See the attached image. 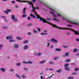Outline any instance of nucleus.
<instances>
[{
    "instance_id": "f257e3e1",
    "label": "nucleus",
    "mask_w": 79,
    "mask_h": 79,
    "mask_svg": "<svg viewBox=\"0 0 79 79\" xmlns=\"http://www.w3.org/2000/svg\"><path fill=\"white\" fill-rule=\"evenodd\" d=\"M33 9L31 10V11L32 12H34V13L35 14V15L36 16L37 19H40V21H43V22L44 23H49L47 21V20H45L44 18L40 17L39 15H37L36 14V13H35V10H34V6H32V7Z\"/></svg>"
},
{
    "instance_id": "f03ea898",
    "label": "nucleus",
    "mask_w": 79,
    "mask_h": 79,
    "mask_svg": "<svg viewBox=\"0 0 79 79\" xmlns=\"http://www.w3.org/2000/svg\"><path fill=\"white\" fill-rule=\"evenodd\" d=\"M59 29H62V30L65 29L66 30H71V31H73V32H74V34L75 35H77V34H78V33H77V31H76L74 30H71V29L65 28H59Z\"/></svg>"
},
{
    "instance_id": "7ed1b4c3",
    "label": "nucleus",
    "mask_w": 79,
    "mask_h": 79,
    "mask_svg": "<svg viewBox=\"0 0 79 79\" xmlns=\"http://www.w3.org/2000/svg\"><path fill=\"white\" fill-rule=\"evenodd\" d=\"M51 14H52L53 15V16L54 17V18L53 19L54 21H60V20L57 19V17H56V15H55V14L53 12H51Z\"/></svg>"
},
{
    "instance_id": "20e7f679",
    "label": "nucleus",
    "mask_w": 79,
    "mask_h": 79,
    "mask_svg": "<svg viewBox=\"0 0 79 79\" xmlns=\"http://www.w3.org/2000/svg\"><path fill=\"white\" fill-rule=\"evenodd\" d=\"M16 0L17 1V2H22V3H23V2H27V3H28V4L29 5H31V6L32 7V6H33V5H32V3H31V2H30L24 1H20V0Z\"/></svg>"
},
{
    "instance_id": "39448f33",
    "label": "nucleus",
    "mask_w": 79,
    "mask_h": 79,
    "mask_svg": "<svg viewBox=\"0 0 79 79\" xmlns=\"http://www.w3.org/2000/svg\"><path fill=\"white\" fill-rule=\"evenodd\" d=\"M66 20L68 21L70 23H71V24H75V25H77L78 26H79V23H78L76 22H74L73 21H70L68 19H66Z\"/></svg>"
},
{
    "instance_id": "423d86ee",
    "label": "nucleus",
    "mask_w": 79,
    "mask_h": 79,
    "mask_svg": "<svg viewBox=\"0 0 79 79\" xmlns=\"http://www.w3.org/2000/svg\"><path fill=\"white\" fill-rule=\"evenodd\" d=\"M11 18L14 22H17L18 20L16 19H15V17L13 15H11Z\"/></svg>"
},
{
    "instance_id": "0eeeda50",
    "label": "nucleus",
    "mask_w": 79,
    "mask_h": 79,
    "mask_svg": "<svg viewBox=\"0 0 79 79\" xmlns=\"http://www.w3.org/2000/svg\"><path fill=\"white\" fill-rule=\"evenodd\" d=\"M51 42H54V43H57V42H58V41L57 40H56V39H54V38H52L51 39Z\"/></svg>"
},
{
    "instance_id": "6e6552de",
    "label": "nucleus",
    "mask_w": 79,
    "mask_h": 79,
    "mask_svg": "<svg viewBox=\"0 0 79 79\" xmlns=\"http://www.w3.org/2000/svg\"><path fill=\"white\" fill-rule=\"evenodd\" d=\"M13 37L12 36H8L6 37V39H11Z\"/></svg>"
},
{
    "instance_id": "1a4fd4ad",
    "label": "nucleus",
    "mask_w": 79,
    "mask_h": 79,
    "mask_svg": "<svg viewBox=\"0 0 79 79\" xmlns=\"http://www.w3.org/2000/svg\"><path fill=\"white\" fill-rule=\"evenodd\" d=\"M23 48L25 50H26L28 48V46L27 45H25L23 47Z\"/></svg>"
},
{
    "instance_id": "9d476101",
    "label": "nucleus",
    "mask_w": 79,
    "mask_h": 79,
    "mask_svg": "<svg viewBox=\"0 0 79 79\" xmlns=\"http://www.w3.org/2000/svg\"><path fill=\"white\" fill-rule=\"evenodd\" d=\"M14 47L15 48H18L19 47L18 45L16 44L14 45Z\"/></svg>"
},
{
    "instance_id": "9b49d317",
    "label": "nucleus",
    "mask_w": 79,
    "mask_h": 79,
    "mask_svg": "<svg viewBox=\"0 0 79 79\" xmlns=\"http://www.w3.org/2000/svg\"><path fill=\"white\" fill-rule=\"evenodd\" d=\"M68 55H69V53L67 52L65 53V55H64L63 56H64V57H65V56H68Z\"/></svg>"
},
{
    "instance_id": "f8f14e48",
    "label": "nucleus",
    "mask_w": 79,
    "mask_h": 79,
    "mask_svg": "<svg viewBox=\"0 0 79 79\" xmlns=\"http://www.w3.org/2000/svg\"><path fill=\"white\" fill-rule=\"evenodd\" d=\"M46 61L45 60H42V61L40 62V63L42 64V63H45Z\"/></svg>"
},
{
    "instance_id": "ddd939ff",
    "label": "nucleus",
    "mask_w": 79,
    "mask_h": 79,
    "mask_svg": "<svg viewBox=\"0 0 79 79\" xmlns=\"http://www.w3.org/2000/svg\"><path fill=\"white\" fill-rule=\"evenodd\" d=\"M30 16H31V17H33V18H34V19H35V18H36L35 17L34 15H32V14H30Z\"/></svg>"
},
{
    "instance_id": "4468645a",
    "label": "nucleus",
    "mask_w": 79,
    "mask_h": 79,
    "mask_svg": "<svg viewBox=\"0 0 79 79\" xmlns=\"http://www.w3.org/2000/svg\"><path fill=\"white\" fill-rule=\"evenodd\" d=\"M0 70L3 71V72H5V69H3V68H1L0 69Z\"/></svg>"
},
{
    "instance_id": "2eb2a0df",
    "label": "nucleus",
    "mask_w": 79,
    "mask_h": 79,
    "mask_svg": "<svg viewBox=\"0 0 79 79\" xmlns=\"http://www.w3.org/2000/svg\"><path fill=\"white\" fill-rule=\"evenodd\" d=\"M55 50L56 51H61V49L58 48H56Z\"/></svg>"
},
{
    "instance_id": "dca6fc26",
    "label": "nucleus",
    "mask_w": 79,
    "mask_h": 79,
    "mask_svg": "<svg viewBox=\"0 0 79 79\" xmlns=\"http://www.w3.org/2000/svg\"><path fill=\"white\" fill-rule=\"evenodd\" d=\"M79 69L78 68H75L74 69V70L75 71H79Z\"/></svg>"
},
{
    "instance_id": "f3484780",
    "label": "nucleus",
    "mask_w": 79,
    "mask_h": 79,
    "mask_svg": "<svg viewBox=\"0 0 79 79\" xmlns=\"http://www.w3.org/2000/svg\"><path fill=\"white\" fill-rule=\"evenodd\" d=\"M56 15L58 16V17H59V18H60V17H61V15H60V14L58 13H57Z\"/></svg>"
},
{
    "instance_id": "a211bd4d",
    "label": "nucleus",
    "mask_w": 79,
    "mask_h": 79,
    "mask_svg": "<svg viewBox=\"0 0 79 79\" xmlns=\"http://www.w3.org/2000/svg\"><path fill=\"white\" fill-rule=\"evenodd\" d=\"M77 52V49L76 48H75L74 49L73 51V52Z\"/></svg>"
},
{
    "instance_id": "6ab92c4d",
    "label": "nucleus",
    "mask_w": 79,
    "mask_h": 79,
    "mask_svg": "<svg viewBox=\"0 0 79 79\" xmlns=\"http://www.w3.org/2000/svg\"><path fill=\"white\" fill-rule=\"evenodd\" d=\"M51 25H52L53 26V27H57V26L56 25H53L52 24H51Z\"/></svg>"
},
{
    "instance_id": "aec40b11",
    "label": "nucleus",
    "mask_w": 79,
    "mask_h": 79,
    "mask_svg": "<svg viewBox=\"0 0 79 79\" xmlns=\"http://www.w3.org/2000/svg\"><path fill=\"white\" fill-rule=\"evenodd\" d=\"M63 47H64V48H68V46H64V45H63Z\"/></svg>"
},
{
    "instance_id": "412c9836",
    "label": "nucleus",
    "mask_w": 79,
    "mask_h": 79,
    "mask_svg": "<svg viewBox=\"0 0 79 79\" xmlns=\"http://www.w3.org/2000/svg\"><path fill=\"white\" fill-rule=\"evenodd\" d=\"M9 42H15V40H9Z\"/></svg>"
},
{
    "instance_id": "4be33fe9",
    "label": "nucleus",
    "mask_w": 79,
    "mask_h": 79,
    "mask_svg": "<svg viewBox=\"0 0 79 79\" xmlns=\"http://www.w3.org/2000/svg\"><path fill=\"white\" fill-rule=\"evenodd\" d=\"M4 12L5 13H6L7 15H8V12L7 10H4Z\"/></svg>"
},
{
    "instance_id": "5701e85b",
    "label": "nucleus",
    "mask_w": 79,
    "mask_h": 79,
    "mask_svg": "<svg viewBox=\"0 0 79 79\" xmlns=\"http://www.w3.org/2000/svg\"><path fill=\"white\" fill-rule=\"evenodd\" d=\"M16 39H18V40H22V39L20 38V37H17L16 38Z\"/></svg>"
},
{
    "instance_id": "b1692460",
    "label": "nucleus",
    "mask_w": 79,
    "mask_h": 79,
    "mask_svg": "<svg viewBox=\"0 0 79 79\" xmlns=\"http://www.w3.org/2000/svg\"><path fill=\"white\" fill-rule=\"evenodd\" d=\"M47 34H47V33H42L41 34V35H47Z\"/></svg>"
},
{
    "instance_id": "393cba45",
    "label": "nucleus",
    "mask_w": 79,
    "mask_h": 79,
    "mask_svg": "<svg viewBox=\"0 0 79 79\" xmlns=\"http://www.w3.org/2000/svg\"><path fill=\"white\" fill-rule=\"evenodd\" d=\"M65 61L66 62H70V61H71V60L70 59H66Z\"/></svg>"
},
{
    "instance_id": "a878e982",
    "label": "nucleus",
    "mask_w": 79,
    "mask_h": 79,
    "mask_svg": "<svg viewBox=\"0 0 79 79\" xmlns=\"http://www.w3.org/2000/svg\"><path fill=\"white\" fill-rule=\"evenodd\" d=\"M8 27L6 26V27H2V28L3 29H8Z\"/></svg>"
},
{
    "instance_id": "bb28decb",
    "label": "nucleus",
    "mask_w": 79,
    "mask_h": 79,
    "mask_svg": "<svg viewBox=\"0 0 79 79\" xmlns=\"http://www.w3.org/2000/svg\"><path fill=\"white\" fill-rule=\"evenodd\" d=\"M22 16L23 18H26V17L27 16L26 14H23L22 15Z\"/></svg>"
},
{
    "instance_id": "cd10ccee",
    "label": "nucleus",
    "mask_w": 79,
    "mask_h": 79,
    "mask_svg": "<svg viewBox=\"0 0 79 79\" xmlns=\"http://www.w3.org/2000/svg\"><path fill=\"white\" fill-rule=\"evenodd\" d=\"M32 64V61H29L28 62H27V64Z\"/></svg>"
},
{
    "instance_id": "c85d7f7f",
    "label": "nucleus",
    "mask_w": 79,
    "mask_h": 79,
    "mask_svg": "<svg viewBox=\"0 0 79 79\" xmlns=\"http://www.w3.org/2000/svg\"><path fill=\"white\" fill-rule=\"evenodd\" d=\"M16 66H20V65H21V63H16Z\"/></svg>"
},
{
    "instance_id": "c756f323",
    "label": "nucleus",
    "mask_w": 79,
    "mask_h": 79,
    "mask_svg": "<svg viewBox=\"0 0 79 79\" xmlns=\"http://www.w3.org/2000/svg\"><path fill=\"white\" fill-rule=\"evenodd\" d=\"M77 74V73H72V75H76Z\"/></svg>"
},
{
    "instance_id": "7c9ffc66",
    "label": "nucleus",
    "mask_w": 79,
    "mask_h": 79,
    "mask_svg": "<svg viewBox=\"0 0 79 79\" xmlns=\"http://www.w3.org/2000/svg\"><path fill=\"white\" fill-rule=\"evenodd\" d=\"M69 65V64H65V67H68Z\"/></svg>"
},
{
    "instance_id": "2f4dec72",
    "label": "nucleus",
    "mask_w": 79,
    "mask_h": 79,
    "mask_svg": "<svg viewBox=\"0 0 79 79\" xmlns=\"http://www.w3.org/2000/svg\"><path fill=\"white\" fill-rule=\"evenodd\" d=\"M28 40H26L23 43L24 44H26V43H27V42H28Z\"/></svg>"
},
{
    "instance_id": "473e14b6",
    "label": "nucleus",
    "mask_w": 79,
    "mask_h": 79,
    "mask_svg": "<svg viewBox=\"0 0 79 79\" xmlns=\"http://www.w3.org/2000/svg\"><path fill=\"white\" fill-rule=\"evenodd\" d=\"M74 78V77H68V79H73Z\"/></svg>"
},
{
    "instance_id": "72a5a7b5",
    "label": "nucleus",
    "mask_w": 79,
    "mask_h": 79,
    "mask_svg": "<svg viewBox=\"0 0 79 79\" xmlns=\"http://www.w3.org/2000/svg\"><path fill=\"white\" fill-rule=\"evenodd\" d=\"M65 69H66V70L67 71H69V68H65Z\"/></svg>"
},
{
    "instance_id": "f704fd0d",
    "label": "nucleus",
    "mask_w": 79,
    "mask_h": 79,
    "mask_svg": "<svg viewBox=\"0 0 79 79\" xmlns=\"http://www.w3.org/2000/svg\"><path fill=\"white\" fill-rule=\"evenodd\" d=\"M61 70H59L56 71V72H57V73H60V72H61Z\"/></svg>"
},
{
    "instance_id": "c9c22d12",
    "label": "nucleus",
    "mask_w": 79,
    "mask_h": 79,
    "mask_svg": "<svg viewBox=\"0 0 79 79\" xmlns=\"http://www.w3.org/2000/svg\"><path fill=\"white\" fill-rule=\"evenodd\" d=\"M54 63V62H49V64H53Z\"/></svg>"
},
{
    "instance_id": "e433bc0d",
    "label": "nucleus",
    "mask_w": 79,
    "mask_h": 79,
    "mask_svg": "<svg viewBox=\"0 0 79 79\" xmlns=\"http://www.w3.org/2000/svg\"><path fill=\"white\" fill-rule=\"evenodd\" d=\"M67 34L68 35H71V33H69V32H67Z\"/></svg>"
},
{
    "instance_id": "4c0bfd02",
    "label": "nucleus",
    "mask_w": 79,
    "mask_h": 79,
    "mask_svg": "<svg viewBox=\"0 0 79 79\" xmlns=\"http://www.w3.org/2000/svg\"><path fill=\"white\" fill-rule=\"evenodd\" d=\"M7 11L8 12H11V10L7 9Z\"/></svg>"
},
{
    "instance_id": "58836bf2",
    "label": "nucleus",
    "mask_w": 79,
    "mask_h": 79,
    "mask_svg": "<svg viewBox=\"0 0 79 79\" xmlns=\"http://www.w3.org/2000/svg\"><path fill=\"white\" fill-rule=\"evenodd\" d=\"M15 76H17V77H19V78L20 79L21 78V77H20L18 75H16Z\"/></svg>"
},
{
    "instance_id": "ea45409f",
    "label": "nucleus",
    "mask_w": 79,
    "mask_h": 79,
    "mask_svg": "<svg viewBox=\"0 0 79 79\" xmlns=\"http://www.w3.org/2000/svg\"><path fill=\"white\" fill-rule=\"evenodd\" d=\"M31 1L32 2H34V3H35L36 2L35 0H31Z\"/></svg>"
},
{
    "instance_id": "a19ab883",
    "label": "nucleus",
    "mask_w": 79,
    "mask_h": 79,
    "mask_svg": "<svg viewBox=\"0 0 79 79\" xmlns=\"http://www.w3.org/2000/svg\"><path fill=\"white\" fill-rule=\"evenodd\" d=\"M10 72H13L14 71V69H10Z\"/></svg>"
},
{
    "instance_id": "79ce46f5",
    "label": "nucleus",
    "mask_w": 79,
    "mask_h": 79,
    "mask_svg": "<svg viewBox=\"0 0 79 79\" xmlns=\"http://www.w3.org/2000/svg\"><path fill=\"white\" fill-rule=\"evenodd\" d=\"M22 77L23 78H25V77H26L24 75H22Z\"/></svg>"
},
{
    "instance_id": "37998d69",
    "label": "nucleus",
    "mask_w": 79,
    "mask_h": 79,
    "mask_svg": "<svg viewBox=\"0 0 79 79\" xmlns=\"http://www.w3.org/2000/svg\"><path fill=\"white\" fill-rule=\"evenodd\" d=\"M67 26H68L69 27H73L71 25H67Z\"/></svg>"
},
{
    "instance_id": "c03bdc74",
    "label": "nucleus",
    "mask_w": 79,
    "mask_h": 79,
    "mask_svg": "<svg viewBox=\"0 0 79 79\" xmlns=\"http://www.w3.org/2000/svg\"><path fill=\"white\" fill-rule=\"evenodd\" d=\"M23 63H24L25 64H27V62L26 61H23Z\"/></svg>"
},
{
    "instance_id": "a18cd8bd",
    "label": "nucleus",
    "mask_w": 79,
    "mask_h": 79,
    "mask_svg": "<svg viewBox=\"0 0 79 79\" xmlns=\"http://www.w3.org/2000/svg\"><path fill=\"white\" fill-rule=\"evenodd\" d=\"M33 32H34V33H37V31H36V30H33Z\"/></svg>"
},
{
    "instance_id": "49530a36",
    "label": "nucleus",
    "mask_w": 79,
    "mask_h": 79,
    "mask_svg": "<svg viewBox=\"0 0 79 79\" xmlns=\"http://www.w3.org/2000/svg\"><path fill=\"white\" fill-rule=\"evenodd\" d=\"M58 57H56L55 58H54V60H56L57 59H58Z\"/></svg>"
},
{
    "instance_id": "de8ad7c7",
    "label": "nucleus",
    "mask_w": 79,
    "mask_h": 79,
    "mask_svg": "<svg viewBox=\"0 0 79 79\" xmlns=\"http://www.w3.org/2000/svg\"><path fill=\"white\" fill-rule=\"evenodd\" d=\"M28 35H31V33L30 32H28Z\"/></svg>"
},
{
    "instance_id": "09e8293b",
    "label": "nucleus",
    "mask_w": 79,
    "mask_h": 79,
    "mask_svg": "<svg viewBox=\"0 0 79 79\" xmlns=\"http://www.w3.org/2000/svg\"><path fill=\"white\" fill-rule=\"evenodd\" d=\"M27 19H28V20H30V19H31V18L28 17H27Z\"/></svg>"
},
{
    "instance_id": "8fccbe9b",
    "label": "nucleus",
    "mask_w": 79,
    "mask_h": 79,
    "mask_svg": "<svg viewBox=\"0 0 79 79\" xmlns=\"http://www.w3.org/2000/svg\"><path fill=\"white\" fill-rule=\"evenodd\" d=\"M76 41H77V42H79V39H76Z\"/></svg>"
},
{
    "instance_id": "3c124183",
    "label": "nucleus",
    "mask_w": 79,
    "mask_h": 79,
    "mask_svg": "<svg viewBox=\"0 0 79 79\" xmlns=\"http://www.w3.org/2000/svg\"><path fill=\"white\" fill-rule=\"evenodd\" d=\"M41 54H42L41 53H38V55L40 56V55H41Z\"/></svg>"
},
{
    "instance_id": "603ef678",
    "label": "nucleus",
    "mask_w": 79,
    "mask_h": 79,
    "mask_svg": "<svg viewBox=\"0 0 79 79\" xmlns=\"http://www.w3.org/2000/svg\"><path fill=\"white\" fill-rule=\"evenodd\" d=\"M0 47H3V45L2 44H0Z\"/></svg>"
},
{
    "instance_id": "864d4df0",
    "label": "nucleus",
    "mask_w": 79,
    "mask_h": 79,
    "mask_svg": "<svg viewBox=\"0 0 79 79\" xmlns=\"http://www.w3.org/2000/svg\"><path fill=\"white\" fill-rule=\"evenodd\" d=\"M15 2H15V1H12V3H15Z\"/></svg>"
},
{
    "instance_id": "5fc2aeb1",
    "label": "nucleus",
    "mask_w": 79,
    "mask_h": 79,
    "mask_svg": "<svg viewBox=\"0 0 79 79\" xmlns=\"http://www.w3.org/2000/svg\"><path fill=\"white\" fill-rule=\"evenodd\" d=\"M26 10V8H24L23 9V10L25 11Z\"/></svg>"
},
{
    "instance_id": "6e6d98bb",
    "label": "nucleus",
    "mask_w": 79,
    "mask_h": 79,
    "mask_svg": "<svg viewBox=\"0 0 79 79\" xmlns=\"http://www.w3.org/2000/svg\"><path fill=\"white\" fill-rule=\"evenodd\" d=\"M37 30H38V31H40V28H38L37 29Z\"/></svg>"
},
{
    "instance_id": "4d7b16f0",
    "label": "nucleus",
    "mask_w": 79,
    "mask_h": 79,
    "mask_svg": "<svg viewBox=\"0 0 79 79\" xmlns=\"http://www.w3.org/2000/svg\"><path fill=\"white\" fill-rule=\"evenodd\" d=\"M23 14L26 13V11L23 10Z\"/></svg>"
},
{
    "instance_id": "13d9d810",
    "label": "nucleus",
    "mask_w": 79,
    "mask_h": 79,
    "mask_svg": "<svg viewBox=\"0 0 79 79\" xmlns=\"http://www.w3.org/2000/svg\"><path fill=\"white\" fill-rule=\"evenodd\" d=\"M76 55L77 56H79V53L76 54Z\"/></svg>"
},
{
    "instance_id": "bf43d9fd",
    "label": "nucleus",
    "mask_w": 79,
    "mask_h": 79,
    "mask_svg": "<svg viewBox=\"0 0 79 79\" xmlns=\"http://www.w3.org/2000/svg\"><path fill=\"white\" fill-rule=\"evenodd\" d=\"M47 31H48L47 30H44V32H47Z\"/></svg>"
},
{
    "instance_id": "052dcab7",
    "label": "nucleus",
    "mask_w": 79,
    "mask_h": 79,
    "mask_svg": "<svg viewBox=\"0 0 79 79\" xmlns=\"http://www.w3.org/2000/svg\"><path fill=\"white\" fill-rule=\"evenodd\" d=\"M36 9H37L38 10H40V9L39 8V7H36Z\"/></svg>"
},
{
    "instance_id": "680f3d73",
    "label": "nucleus",
    "mask_w": 79,
    "mask_h": 79,
    "mask_svg": "<svg viewBox=\"0 0 79 79\" xmlns=\"http://www.w3.org/2000/svg\"><path fill=\"white\" fill-rule=\"evenodd\" d=\"M18 7V5H16L15 6V8H17Z\"/></svg>"
},
{
    "instance_id": "e2e57ef3",
    "label": "nucleus",
    "mask_w": 79,
    "mask_h": 79,
    "mask_svg": "<svg viewBox=\"0 0 79 79\" xmlns=\"http://www.w3.org/2000/svg\"><path fill=\"white\" fill-rule=\"evenodd\" d=\"M51 48H53V46L52 45V46H51Z\"/></svg>"
},
{
    "instance_id": "0e129e2a",
    "label": "nucleus",
    "mask_w": 79,
    "mask_h": 79,
    "mask_svg": "<svg viewBox=\"0 0 79 79\" xmlns=\"http://www.w3.org/2000/svg\"><path fill=\"white\" fill-rule=\"evenodd\" d=\"M24 70H25V71H27V69L26 68H25Z\"/></svg>"
},
{
    "instance_id": "69168bd1",
    "label": "nucleus",
    "mask_w": 79,
    "mask_h": 79,
    "mask_svg": "<svg viewBox=\"0 0 79 79\" xmlns=\"http://www.w3.org/2000/svg\"><path fill=\"white\" fill-rule=\"evenodd\" d=\"M40 78H41V79H43V76H41L40 77Z\"/></svg>"
},
{
    "instance_id": "338daca9",
    "label": "nucleus",
    "mask_w": 79,
    "mask_h": 79,
    "mask_svg": "<svg viewBox=\"0 0 79 79\" xmlns=\"http://www.w3.org/2000/svg\"><path fill=\"white\" fill-rule=\"evenodd\" d=\"M49 45H50V43H48V46H49Z\"/></svg>"
},
{
    "instance_id": "774afa93",
    "label": "nucleus",
    "mask_w": 79,
    "mask_h": 79,
    "mask_svg": "<svg viewBox=\"0 0 79 79\" xmlns=\"http://www.w3.org/2000/svg\"><path fill=\"white\" fill-rule=\"evenodd\" d=\"M32 24H30L28 25L29 26H32Z\"/></svg>"
}]
</instances>
